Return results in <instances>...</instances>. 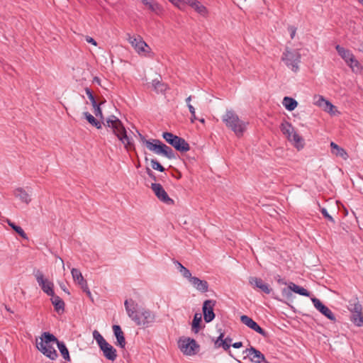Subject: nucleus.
<instances>
[{
	"mask_svg": "<svg viewBox=\"0 0 363 363\" xmlns=\"http://www.w3.org/2000/svg\"><path fill=\"white\" fill-rule=\"evenodd\" d=\"M52 342H55L57 344V347L63 358L66 361L69 362L70 357L68 349L67 348L65 344L63 342L59 341L54 335L48 332H44L42 334L40 342L36 340V347L44 355L50 359L54 360L57 357L58 354L57 351L51 345Z\"/></svg>",
	"mask_w": 363,
	"mask_h": 363,
	"instance_id": "1",
	"label": "nucleus"
},
{
	"mask_svg": "<svg viewBox=\"0 0 363 363\" xmlns=\"http://www.w3.org/2000/svg\"><path fill=\"white\" fill-rule=\"evenodd\" d=\"M105 127L111 130L113 133L120 140L124 145L127 150H135L134 144L131 142L122 122L115 116H111L103 122Z\"/></svg>",
	"mask_w": 363,
	"mask_h": 363,
	"instance_id": "2",
	"label": "nucleus"
},
{
	"mask_svg": "<svg viewBox=\"0 0 363 363\" xmlns=\"http://www.w3.org/2000/svg\"><path fill=\"white\" fill-rule=\"evenodd\" d=\"M141 142L145 144L148 150L152 151L157 155H162L169 160L176 159L177 154L167 145L162 143L160 140L153 139L152 140H146L145 136L139 133Z\"/></svg>",
	"mask_w": 363,
	"mask_h": 363,
	"instance_id": "3",
	"label": "nucleus"
},
{
	"mask_svg": "<svg viewBox=\"0 0 363 363\" xmlns=\"http://www.w3.org/2000/svg\"><path fill=\"white\" fill-rule=\"evenodd\" d=\"M223 123L238 137H241L246 130L247 123L240 120L233 110H228L222 117Z\"/></svg>",
	"mask_w": 363,
	"mask_h": 363,
	"instance_id": "4",
	"label": "nucleus"
},
{
	"mask_svg": "<svg viewBox=\"0 0 363 363\" xmlns=\"http://www.w3.org/2000/svg\"><path fill=\"white\" fill-rule=\"evenodd\" d=\"M281 60L293 72H296L299 67L298 64L301 62V54L296 50H290L286 48L283 52Z\"/></svg>",
	"mask_w": 363,
	"mask_h": 363,
	"instance_id": "5",
	"label": "nucleus"
},
{
	"mask_svg": "<svg viewBox=\"0 0 363 363\" xmlns=\"http://www.w3.org/2000/svg\"><path fill=\"white\" fill-rule=\"evenodd\" d=\"M162 138L177 151L186 152L190 150L189 144L184 138L174 135L172 133L164 132Z\"/></svg>",
	"mask_w": 363,
	"mask_h": 363,
	"instance_id": "6",
	"label": "nucleus"
},
{
	"mask_svg": "<svg viewBox=\"0 0 363 363\" xmlns=\"http://www.w3.org/2000/svg\"><path fill=\"white\" fill-rule=\"evenodd\" d=\"M335 49L338 55L344 60L345 63L353 72H357L362 69L359 62L355 59L354 55L350 50L345 49L340 45H337Z\"/></svg>",
	"mask_w": 363,
	"mask_h": 363,
	"instance_id": "7",
	"label": "nucleus"
},
{
	"mask_svg": "<svg viewBox=\"0 0 363 363\" xmlns=\"http://www.w3.org/2000/svg\"><path fill=\"white\" fill-rule=\"evenodd\" d=\"M155 320V314L149 309L143 308L139 311L137 318H135V323L143 328L150 327Z\"/></svg>",
	"mask_w": 363,
	"mask_h": 363,
	"instance_id": "8",
	"label": "nucleus"
},
{
	"mask_svg": "<svg viewBox=\"0 0 363 363\" xmlns=\"http://www.w3.org/2000/svg\"><path fill=\"white\" fill-rule=\"evenodd\" d=\"M178 345L180 350L186 355L196 354L199 349V345L194 339L186 337L179 339Z\"/></svg>",
	"mask_w": 363,
	"mask_h": 363,
	"instance_id": "9",
	"label": "nucleus"
},
{
	"mask_svg": "<svg viewBox=\"0 0 363 363\" xmlns=\"http://www.w3.org/2000/svg\"><path fill=\"white\" fill-rule=\"evenodd\" d=\"M35 277L41 289L48 296L54 295V284L47 279L44 278L43 274L40 270H37L34 273Z\"/></svg>",
	"mask_w": 363,
	"mask_h": 363,
	"instance_id": "10",
	"label": "nucleus"
},
{
	"mask_svg": "<svg viewBox=\"0 0 363 363\" xmlns=\"http://www.w3.org/2000/svg\"><path fill=\"white\" fill-rule=\"evenodd\" d=\"M151 189L160 201L169 205L174 204V200L169 198L160 184L152 183L151 184Z\"/></svg>",
	"mask_w": 363,
	"mask_h": 363,
	"instance_id": "11",
	"label": "nucleus"
},
{
	"mask_svg": "<svg viewBox=\"0 0 363 363\" xmlns=\"http://www.w3.org/2000/svg\"><path fill=\"white\" fill-rule=\"evenodd\" d=\"M291 291H293L296 294H300L301 296H307V297L310 296L309 291H308L306 289L295 284L293 282H291L289 284V287L287 289L284 288L282 290V294H283V296H286L287 298H289L290 297L292 296Z\"/></svg>",
	"mask_w": 363,
	"mask_h": 363,
	"instance_id": "12",
	"label": "nucleus"
},
{
	"mask_svg": "<svg viewBox=\"0 0 363 363\" xmlns=\"http://www.w3.org/2000/svg\"><path fill=\"white\" fill-rule=\"evenodd\" d=\"M216 305L214 300H206L203 304V314L205 322L210 323L215 318V313L213 312V307Z\"/></svg>",
	"mask_w": 363,
	"mask_h": 363,
	"instance_id": "13",
	"label": "nucleus"
},
{
	"mask_svg": "<svg viewBox=\"0 0 363 363\" xmlns=\"http://www.w3.org/2000/svg\"><path fill=\"white\" fill-rule=\"evenodd\" d=\"M243 353L247 354V357L250 359L251 362L255 363L265 362L268 363L264 357V355L258 350L254 347H250L246 349Z\"/></svg>",
	"mask_w": 363,
	"mask_h": 363,
	"instance_id": "14",
	"label": "nucleus"
},
{
	"mask_svg": "<svg viewBox=\"0 0 363 363\" xmlns=\"http://www.w3.org/2000/svg\"><path fill=\"white\" fill-rule=\"evenodd\" d=\"M240 321L242 322V323L247 325L252 330L256 331L257 333L260 334L264 337H267V333L264 329H262L255 321H254L251 318L248 317L247 315H241Z\"/></svg>",
	"mask_w": 363,
	"mask_h": 363,
	"instance_id": "15",
	"label": "nucleus"
},
{
	"mask_svg": "<svg viewBox=\"0 0 363 363\" xmlns=\"http://www.w3.org/2000/svg\"><path fill=\"white\" fill-rule=\"evenodd\" d=\"M311 301L315 306V308L320 312L323 315L327 317L332 321H335V316L333 313V312L329 309L326 306H325L318 298L313 297L311 298Z\"/></svg>",
	"mask_w": 363,
	"mask_h": 363,
	"instance_id": "16",
	"label": "nucleus"
},
{
	"mask_svg": "<svg viewBox=\"0 0 363 363\" xmlns=\"http://www.w3.org/2000/svg\"><path fill=\"white\" fill-rule=\"evenodd\" d=\"M104 356L108 360L114 362L117 358L116 350L108 342H106L99 347Z\"/></svg>",
	"mask_w": 363,
	"mask_h": 363,
	"instance_id": "17",
	"label": "nucleus"
},
{
	"mask_svg": "<svg viewBox=\"0 0 363 363\" xmlns=\"http://www.w3.org/2000/svg\"><path fill=\"white\" fill-rule=\"evenodd\" d=\"M85 91H86V94L88 98L89 99L91 103V105L94 108V115L96 117L100 118L101 119H104L102 111L100 108V105L102 104L104 102H101L100 104H98L96 101V99H95L91 90L89 88H88V87L85 88Z\"/></svg>",
	"mask_w": 363,
	"mask_h": 363,
	"instance_id": "18",
	"label": "nucleus"
},
{
	"mask_svg": "<svg viewBox=\"0 0 363 363\" xmlns=\"http://www.w3.org/2000/svg\"><path fill=\"white\" fill-rule=\"evenodd\" d=\"M124 305L128 315L132 320L135 321V318H137L139 314V311H138V303L130 298L125 300Z\"/></svg>",
	"mask_w": 363,
	"mask_h": 363,
	"instance_id": "19",
	"label": "nucleus"
},
{
	"mask_svg": "<svg viewBox=\"0 0 363 363\" xmlns=\"http://www.w3.org/2000/svg\"><path fill=\"white\" fill-rule=\"evenodd\" d=\"M128 41L139 54L145 52V48H148L147 43L140 36L135 38L134 36L129 35Z\"/></svg>",
	"mask_w": 363,
	"mask_h": 363,
	"instance_id": "20",
	"label": "nucleus"
},
{
	"mask_svg": "<svg viewBox=\"0 0 363 363\" xmlns=\"http://www.w3.org/2000/svg\"><path fill=\"white\" fill-rule=\"evenodd\" d=\"M188 280L197 291L201 293H205L208 291V284L206 281L192 276Z\"/></svg>",
	"mask_w": 363,
	"mask_h": 363,
	"instance_id": "21",
	"label": "nucleus"
},
{
	"mask_svg": "<svg viewBox=\"0 0 363 363\" xmlns=\"http://www.w3.org/2000/svg\"><path fill=\"white\" fill-rule=\"evenodd\" d=\"M249 282L251 285L254 286L262 290L264 293L269 294L272 291V289L267 284L264 283L262 279L252 277L249 279Z\"/></svg>",
	"mask_w": 363,
	"mask_h": 363,
	"instance_id": "22",
	"label": "nucleus"
},
{
	"mask_svg": "<svg viewBox=\"0 0 363 363\" xmlns=\"http://www.w3.org/2000/svg\"><path fill=\"white\" fill-rule=\"evenodd\" d=\"M113 331L117 340V345L121 348L125 346V339L121 328L118 325H113Z\"/></svg>",
	"mask_w": 363,
	"mask_h": 363,
	"instance_id": "23",
	"label": "nucleus"
},
{
	"mask_svg": "<svg viewBox=\"0 0 363 363\" xmlns=\"http://www.w3.org/2000/svg\"><path fill=\"white\" fill-rule=\"evenodd\" d=\"M224 333H220V335L217 338V340L215 341V346L216 347H223L224 350H228L230 344L232 342V338L230 337H227L225 339L223 340Z\"/></svg>",
	"mask_w": 363,
	"mask_h": 363,
	"instance_id": "24",
	"label": "nucleus"
},
{
	"mask_svg": "<svg viewBox=\"0 0 363 363\" xmlns=\"http://www.w3.org/2000/svg\"><path fill=\"white\" fill-rule=\"evenodd\" d=\"M52 298H50L52 305L54 306L55 310L57 313H63L65 311V302L63 300L58 296L54 295L50 296Z\"/></svg>",
	"mask_w": 363,
	"mask_h": 363,
	"instance_id": "25",
	"label": "nucleus"
},
{
	"mask_svg": "<svg viewBox=\"0 0 363 363\" xmlns=\"http://www.w3.org/2000/svg\"><path fill=\"white\" fill-rule=\"evenodd\" d=\"M280 129L282 133L286 136L287 139L291 140V135L295 131L292 125L287 121H284L281 124Z\"/></svg>",
	"mask_w": 363,
	"mask_h": 363,
	"instance_id": "26",
	"label": "nucleus"
},
{
	"mask_svg": "<svg viewBox=\"0 0 363 363\" xmlns=\"http://www.w3.org/2000/svg\"><path fill=\"white\" fill-rule=\"evenodd\" d=\"M14 195L26 204H28L31 201L30 195L23 188L16 189Z\"/></svg>",
	"mask_w": 363,
	"mask_h": 363,
	"instance_id": "27",
	"label": "nucleus"
},
{
	"mask_svg": "<svg viewBox=\"0 0 363 363\" xmlns=\"http://www.w3.org/2000/svg\"><path fill=\"white\" fill-rule=\"evenodd\" d=\"M330 147L332 148V153L337 157H340L343 158L344 160H346L348 157V155L346 152V151L338 146L336 143L334 142L330 143Z\"/></svg>",
	"mask_w": 363,
	"mask_h": 363,
	"instance_id": "28",
	"label": "nucleus"
},
{
	"mask_svg": "<svg viewBox=\"0 0 363 363\" xmlns=\"http://www.w3.org/2000/svg\"><path fill=\"white\" fill-rule=\"evenodd\" d=\"M348 310L352 313L362 311V305L359 303L357 297L349 301Z\"/></svg>",
	"mask_w": 363,
	"mask_h": 363,
	"instance_id": "29",
	"label": "nucleus"
},
{
	"mask_svg": "<svg viewBox=\"0 0 363 363\" xmlns=\"http://www.w3.org/2000/svg\"><path fill=\"white\" fill-rule=\"evenodd\" d=\"M289 141L292 143L298 150L303 147V139L296 131L292 134L291 140Z\"/></svg>",
	"mask_w": 363,
	"mask_h": 363,
	"instance_id": "30",
	"label": "nucleus"
},
{
	"mask_svg": "<svg viewBox=\"0 0 363 363\" xmlns=\"http://www.w3.org/2000/svg\"><path fill=\"white\" fill-rule=\"evenodd\" d=\"M351 321L357 326H363V313L359 311L356 313H352L351 315Z\"/></svg>",
	"mask_w": 363,
	"mask_h": 363,
	"instance_id": "31",
	"label": "nucleus"
},
{
	"mask_svg": "<svg viewBox=\"0 0 363 363\" xmlns=\"http://www.w3.org/2000/svg\"><path fill=\"white\" fill-rule=\"evenodd\" d=\"M283 104L288 111H291L296 108L298 103L293 98L285 96L283 99Z\"/></svg>",
	"mask_w": 363,
	"mask_h": 363,
	"instance_id": "32",
	"label": "nucleus"
},
{
	"mask_svg": "<svg viewBox=\"0 0 363 363\" xmlns=\"http://www.w3.org/2000/svg\"><path fill=\"white\" fill-rule=\"evenodd\" d=\"M8 225L16 233H18L22 238L28 240V238L24 230L21 228V227L16 225L14 223L11 222L10 220H7Z\"/></svg>",
	"mask_w": 363,
	"mask_h": 363,
	"instance_id": "33",
	"label": "nucleus"
},
{
	"mask_svg": "<svg viewBox=\"0 0 363 363\" xmlns=\"http://www.w3.org/2000/svg\"><path fill=\"white\" fill-rule=\"evenodd\" d=\"M201 322V315L200 313H196L194 316V319L191 325V330L194 333H197L200 330V324Z\"/></svg>",
	"mask_w": 363,
	"mask_h": 363,
	"instance_id": "34",
	"label": "nucleus"
},
{
	"mask_svg": "<svg viewBox=\"0 0 363 363\" xmlns=\"http://www.w3.org/2000/svg\"><path fill=\"white\" fill-rule=\"evenodd\" d=\"M84 115L88 122L97 129L101 128V123L89 112H84Z\"/></svg>",
	"mask_w": 363,
	"mask_h": 363,
	"instance_id": "35",
	"label": "nucleus"
},
{
	"mask_svg": "<svg viewBox=\"0 0 363 363\" xmlns=\"http://www.w3.org/2000/svg\"><path fill=\"white\" fill-rule=\"evenodd\" d=\"M174 263L175 264V265L177 266V269L182 273V276L186 278L187 279L191 278V274L190 271L187 268L184 267L179 262H178L177 260H174Z\"/></svg>",
	"mask_w": 363,
	"mask_h": 363,
	"instance_id": "36",
	"label": "nucleus"
},
{
	"mask_svg": "<svg viewBox=\"0 0 363 363\" xmlns=\"http://www.w3.org/2000/svg\"><path fill=\"white\" fill-rule=\"evenodd\" d=\"M145 5L147 6L150 11L156 13L157 14H159L162 10L161 6L152 0H150L147 1V4Z\"/></svg>",
	"mask_w": 363,
	"mask_h": 363,
	"instance_id": "37",
	"label": "nucleus"
},
{
	"mask_svg": "<svg viewBox=\"0 0 363 363\" xmlns=\"http://www.w3.org/2000/svg\"><path fill=\"white\" fill-rule=\"evenodd\" d=\"M152 84L155 90L158 93H162L167 89V85L157 79H154Z\"/></svg>",
	"mask_w": 363,
	"mask_h": 363,
	"instance_id": "38",
	"label": "nucleus"
},
{
	"mask_svg": "<svg viewBox=\"0 0 363 363\" xmlns=\"http://www.w3.org/2000/svg\"><path fill=\"white\" fill-rule=\"evenodd\" d=\"M71 273L74 281H77L78 284H79L82 281H84V279L79 269L73 268L71 270Z\"/></svg>",
	"mask_w": 363,
	"mask_h": 363,
	"instance_id": "39",
	"label": "nucleus"
},
{
	"mask_svg": "<svg viewBox=\"0 0 363 363\" xmlns=\"http://www.w3.org/2000/svg\"><path fill=\"white\" fill-rule=\"evenodd\" d=\"M192 8L196 12H198L199 14L202 16H205L207 13L206 8L203 5H202L199 1H197L196 4H194Z\"/></svg>",
	"mask_w": 363,
	"mask_h": 363,
	"instance_id": "40",
	"label": "nucleus"
},
{
	"mask_svg": "<svg viewBox=\"0 0 363 363\" xmlns=\"http://www.w3.org/2000/svg\"><path fill=\"white\" fill-rule=\"evenodd\" d=\"M93 337L96 341L99 347L102 345L104 343L106 342V340L104 338V337L100 334V333L95 330L93 332Z\"/></svg>",
	"mask_w": 363,
	"mask_h": 363,
	"instance_id": "41",
	"label": "nucleus"
},
{
	"mask_svg": "<svg viewBox=\"0 0 363 363\" xmlns=\"http://www.w3.org/2000/svg\"><path fill=\"white\" fill-rule=\"evenodd\" d=\"M151 166L153 169L157 170L159 172H164L165 169L164 167L156 160L152 159L151 161Z\"/></svg>",
	"mask_w": 363,
	"mask_h": 363,
	"instance_id": "42",
	"label": "nucleus"
},
{
	"mask_svg": "<svg viewBox=\"0 0 363 363\" xmlns=\"http://www.w3.org/2000/svg\"><path fill=\"white\" fill-rule=\"evenodd\" d=\"M328 100H326L323 96L320 95H315L314 96V104L322 107L325 105V102H326Z\"/></svg>",
	"mask_w": 363,
	"mask_h": 363,
	"instance_id": "43",
	"label": "nucleus"
},
{
	"mask_svg": "<svg viewBox=\"0 0 363 363\" xmlns=\"http://www.w3.org/2000/svg\"><path fill=\"white\" fill-rule=\"evenodd\" d=\"M323 108L325 111L328 113H333V109L335 108V106H333L329 101L325 102V105L323 106Z\"/></svg>",
	"mask_w": 363,
	"mask_h": 363,
	"instance_id": "44",
	"label": "nucleus"
},
{
	"mask_svg": "<svg viewBox=\"0 0 363 363\" xmlns=\"http://www.w3.org/2000/svg\"><path fill=\"white\" fill-rule=\"evenodd\" d=\"M172 4L176 6L179 9H183L185 6L184 4L181 0H169Z\"/></svg>",
	"mask_w": 363,
	"mask_h": 363,
	"instance_id": "45",
	"label": "nucleus"
},
{
	"mask_svg": "<svg viewBox=\"0 0 363 363\" xmlns=\"http://www.w3.org/2000/svg\"><path fill=\"white\" fill-rule=\"evenodd\" d=\"M321 213L325 218H327L328 220H330L333 223H335V220H334L333 218L328 214V213L325 208H323L321 209Z\"/></svg>",
	"mask_w": 363,
	"mask_h": 363,
	"instance_id": "46",
	"label": "nucleus"
},
{
	"mask_svg": "<svg viewBox=\"0 0 363 363\" xmlns=\"http://www.w3.org/2000/svg\"><path fill=\"white\" fill-rule=\"evenodd\" d=\"M146 172L147 174V175L154 181H156L157 180V178L154 174V172L149 168V167H146Z\"/></svg>",
	"mask_w": 363,
	"mask_h": 363,
	"instance_id": "47",
	"label": "nucleus"
},
{
	"mask_svg": "<svg viewBox=\"0 0 363 363\" xmlns=\"http://www.w3.org/2000/svg\"><path fill=\"white\" fill-rule=\"evenodd\" d=\"M79 285L80 286L81 289L83 290L84 292L89 289L87 281L86 279H84V281H82Z\"/></svg>",
	"mask_w": 363,
	"mask_h": 363,
	"instance_id": "48",
	"label": "nucleus"
},
{
	"mask_svg": "<svg viewBox=\"0 0 363 363\" xmlns=\"http://www.w3.org/2000/svg\"><path fill=\"white\" fill-rule=\"evenodd\" d=\"M289 30L291 33V34H290L291 38V39H293L296 35V28H295L294 26H289Z\"/></svg>",
	"mask_w": 363,
	"mask_h": 363,
	"instance_id": "49",
	"label": "nucleus"
},
{
	"mask_svg": "<svg viewBox=\"0 0 363 363\" xmlns=\"http://www.w3.org/2000/svg\"><path fill=\"white\" fill-rule=\"evenodd\" d=\"M276 280L277 281V282L280 284H284V285H286V281L281 278V277L279 275H277L276 277H275Z\"/></svg>",
	"mask_w": 363,
	"mask_h": 363,
	"instance_id": "50",
	"label": "nucleus"
},
{
	"mask_svg": "<svg viewBox=\"0 0 363 363\" xmlns=\"http://www.w3.org/2000/svg\"><path fill=\"white\" fill-rule=\"evenodd\" d=\"M86 40L87 43H91L94 45H96V40L94 38H92L91 37L86 36Z\"/></svg>",
	"mask_w": 363,
	"mask_h": 363,
	"instance_id": "51",
	"label": "nucleus"
},
{
	"mask_svg": "<svg viewBox=\"0 0 363 363\" xmlns=\"http://www.w3.org/2000/svg\"><path fill=\"white\" fill-rule=\"evenodd\" d=\"M232 346L234 347V348H240L242 346V342H235L232 345Z\"/></svg>",
	"mask_w": 363,
	"mask_h": 363,
	"instance_id": "52",
	"label": "nucleus"
},
{
	"mask_svg": "<svg viewBox=\"0 0 363 363\" xmlns=\"http://www.w3.org/2000/svg\"><path fill=\"white\" fill-rule=\"evenodd\" d=\"M198 1L196 0H187V4L193 7L194 4H196Z\"/></svg>",
	"mask_w": 363,
	"mask_h": 363,
	"instance_id": "53",
	"label": "nucleus"
},
{
	"mask_svg": "<svg viewBox=\"0 0 363 363\" xmlns=\"http://www.w3.org/2000/svg\"><path fill=\"white\" fill-rule=\"evenodd\" d=\"M187 106L191 113H195V108L191 104H188Z\"/></svg>",
	"mask_w": 363,
	"mask_h": 363,
	"instance_id": "54",
	"label": "nucleus"
},
{
	"mask_svg": "<svg viewBox=\"0 0 363 363\" xmlns=\"http://www.w3.org/2000/svg\"><path fill=\"white\" fill-rule=\"evenodd\" d=\"M60 287L65 292H66L67 294H69V291L67 289L65 284H60Z\"/></svg>",
	"mask_w": 363,
	"mask_h": 363,
	"instance_id": "55",
	"label": "nucleus"
},
{
	"mask_svg": "<svg viewBox=\"0 0 363 363\" xmlns=\"http://www.w3.org/2000/svg\"><path fill=\"white\" fill-rule=\"evenodd\" d=\"M191 122L194 123L197 119V118L196 117L195 113H191Z\"/></svg>",
	"mask_w": 363,
	"mask_h": 363,
	"instance_id": "56",
	"label": "nucleus"
},
{
	"mask_svg": "<svg viewBox=\"0 0 363 363\" xmlns=\"http://www.w3.org/2000/svg\"><path fill=\"white\" fill-rule=\"evenodd\" d=\"M84 292L92 300L91 294V291H90L89 289H87L86 291H85Z\"/></svg>",
	"mask_w": 363,
	"mask_h": 363,
	"instance_id": "57",
	"label": "nucleus"
},
{
	"mask_svg": "<svg viewBox=\"0 0 363 363\" xmlns=\"http://www.w3.org/2000/svg\"><path fill=\"white\" fill-rule=\"evenodd\" d=\"M191 96H189V97H187V98L186 99V102L187 105H188V104H190V101H191Z\"/></svg>",
	"mask_w": 363,
	"mask_h": 363,
	"instance_id": "58",
	"label": "nucleus"
},
{
	"mask_svg": "<svg viewBox=\"0 0 363 363\" xmlns=\"http://www.w3.org/2000/svg\"><path fill=\"white\" fill-rule=\"evenodd\" d=\"M94 81L96 82L98 84H100V79L97 77H94Z\"/></svg>",
	"mask_w": 363,
	"mask_h": 363,
	"instance_id": "59",
	"label": "nucleus"
},
{
	"mask_svg": "<svg viewBox=\"0 0 363 363\" xmlns=\"http://www.w3.org/2000/svg\"><path fill=\"white\" fill-rule=\"evenodd\" d=\"M140 1L145 5V4H147V1H149L150 0H140Z\"/></svg>",
	"mask_w": 363,
	"mask_h": 363,
	"instance_id": "60",
	"label": "nucleus"
},
{
	"mask_svg": "<svg viewBox=\"0 0 363 363\" xmlns=\"http://www.w3.org/2000/svg\"><path fill=\"white\" fill-rule=\"evenodd\" d=\"M199 121H200L201 123H205V119H204V118H200V119H199Z\"/></svg>",
	"mask_w": 363,
	"mask_h": 363,
	"instance_id": "61",
	"label": "nucleus"
},
{
	"mask_svg": "<svg viewBox=\"0 0 363 363\" xmlns=\"http://www.w3.org/2000/svg\"><path fill=\"white\" fill-rule=\"evenodd\" d=\"M59 262H61L62 264V265L64 266V262H63V259L60 257H59Z\"/></svg>",
	"mask_w": 363,
	"mask_h": 363,
	"instance_id": "62",
	"label": "nucleus"
},
{
	"mask_svg": "<svg viewBox=\"0 0 363 363\" xmlns=\"http://www.w3.org/2000/svg\"><path fill=\"white\" fill-rule=\"evenodd\" d=\"M59 262H61L62 264V265L64 266V262H63V259L60 257H59Z\"/></svg>",
	"mask_w": 363,
	"mask_h": 363,
	"instance_id": "63",
	"label": "nucleus"
},
{
	"mask_svg": "<svg viewBox=\"0 0 363 363\" xmlns=\"http://www.w3.org/2000/svg\"><path fill=\"white\" fill-rule=\"evenodd\" d=\"M363 5V0H358Z\"/></svg>",
	"mask_w": 363,
	"mask_h": 363,
	"instance_id": "64",
	"label": "nucleus"
}]
</instances>
